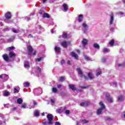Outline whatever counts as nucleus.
I'll list each match as a JSON object with an SVG mask.
<instances>
[{
  "label": "nucleus",
  "instance_id": "nucleus-1",
  "mask_svg": "<svg viewBox=\"0 0 125 125\" xmlns=\"http://www.w3.org/2000/svg\"><path fill=\"white\" fill-rule=\"evenodd\" d=\"M47 118L48 119V123L45 122V121H43L42 124L44 125H47V124L48 125H52L53 124V122H52V120H53V117L52 116V114H48L47 115Z\"/></svg>",
  "mask_w": 125,
  "mask_h": 125
},
{
  "label": "nucleus",
  "instance_id": "nucleus-2",
  "mask_svg": "<svg viewBox=\"0 0 125 125\" xmlns=\"http://www.w3.org/2000/svg\"><path fill=\"white\" fill-rule=\"evenodd\" d=\"M100 105L101 106V108H99L97 111V115H100L101 113H102V110L105 109V105L103 102H101L99 103Z\"/></svg>",
  "mask_w": 125,
  "mask_h": 125
},
{
  "label": "nucleus",
  "instance_id": "nucleus-3",
  "mask_svg": "<svg viewBox=\"0 0 125 125\" xmlns=\"http://www.w3.org/2000/svg\"><path fill=\"white\" fill-rule=\"evenodd\" d=\"M77 71L78 74L80 75L81 78H82V79H84V80L88 79L87 77H86L84 75H83V71L81 70V68H77Z\"/></svg>",
  "mask_w": 125,
  "mask_h": 125
},
{
  "label": "nucleus",
  "instance_id": "nucleus-4",
  "mask_svg": "<svg viewBox=\"0 0 125 125\" xmlns=\"http://www.w3.org/2000/svg\"><path fill=\"white\" fill-rule=\"evenodd\" d=\"M0 79H2L3 82H6V81L8 80V79H9V77L8 75L4 74L0 75Z\"/></svg>",
  "mask_w": 125,
  "mask_h": 125
},
{
  "label": "nucleus",
  "instance_id": "nucleus-5",
  "mask_svg": "<svg viewBox=\"0 0 125 125\" xmlns=\"http://www.w3.org/2000/svg\"><path fill=\"white\" fill-rule=\"evenodd\" d=\"M34 93L36 95H40V94L42 93V89L41 88L35 89L34 90Z\"/></svg>",
  "mask_w": 125,
  "mask_h": 125
},
{
  "label": "nucleus",
  "instance_id": "nucleus-6",
  "mask_svg": "<svg viewBox=\"0 0 125 125\" xmlns=\"http://www.w3.org/2000/svg\"><path fill=\"white\" fill-rule=\"evenodd\" d=\"M82 26L83 27V30L84 34H86L87 33V30H88V25L86 24V23H83L82 24Z\"/></svg>",
  "mask_w": 125,
  "mask_h": 125
},
{
  "label": "nucleus",
  "instance_id": "nucleus-7",
  "mask_svg": "<svg viewBox=\"0 0 125 125\" xmlns=\"http://www.w3.org/2000/svg\"><path fill=\"white\" fill-rule=\"evenodd\" d=\"M109 25H113L114 24V14L112 13L110 15Z\"/></svg>",
  "mask_w": 125,
  "mask_h": 125
},
{
  "label": "nucleus",
  "instance_id": "nucleus-8",
  "mask_svg": "<svg viewBox=\"0 0 125 125\" xmlns=\"http://www.w3.org/2000/svg\"><path fill=\"white\" fill-rule=\"evenodd\" d=\"M105 96H106L107 101L109 103H112V102H113V98H112V97H110V94H109L108 93H107V94H106Z\"/></svg>",
  "mask_w": 125,
  "mask_h": 125
},
{
  "label": "nucleus",
  "instance_id": "nucleus-9",
  "mask_svg": "<svg viewBox=\"0 0 125 125\" xmlns=\"http://www.w3.org/2000/svg\"><path fill=\"white\" fill-rule=\"evenodd\" d=\"M27 50L28 51L29 55H31V54H32V52H33V48L32 47V46L31 45L28 46Z\"/></svg>",
  "mask_w": 125,
  "mask_h": 125
},
{
  "label": "nucleus",
  "instance_id": "nucleus-10",
  "mask_svg": "<svg viewBox=\"0 0 125 125\" xmlns=\"http://www.w3.org/2000/svg\"><path fill=\"white\" fill-rule=\"evenodd\" d=\"M5 17L6 19H11V13L9 12H8L5 14Z\"/></svg>",
  "mask_w": 125,
  "mask_h": 125
},
{
  "label": "nucleus",
  "instance_id": "nucleus-11",
  "mask_svg": "<svg viewBox=\"0 0 125 125\" xmlns=\"http://www.w3.org/2000/svg\"><path fill=\"white\" fill-rule=\"evenodd\" d=\"M20 90V88L19 86H15L14 88V93H18Z\"/></svg>",
  "mask_w": 125,
  "mask_h": 125
},
{
  "label": "nucleus",
  "instance_id": "nucleus-12",
  "mask_svg": "<svg viewBox=\"0 0 125 125\" xmlns=\"http://www.w3.org/2000/svg\"><path fill=\"white\" fill-rule=\"evenodd\" d=\"M70 55L71 56H72V57H74L75 59H78V58H79V56H78V54L74 53V52H71Z\"/></svg>",
  "mask_w": 125,
  "mask_h": 125
},
{
  "label": "nucleus",
  "instance_id": "nucleus-13",
  "mask_svg": "<svg viewBox=\"0 0 125 125\" xmlns=\"http://www.w3.org/2000/svg\"><path fill=\"white\" fill-rule=\"evenodd\" d=\"M63 9H64L63 11L64 12H66L68 11V5H67V4L64 3L63 4Z\"/></svg>",
  "mask_w": 125,
  "mask_h": 125
},
{
  "label": "nucleus",
  "instance_id": "nucleus-14",
  "mask_svg": "<svg viewBox=\"0 0 125 125\" xmlns=\"http://www.w3.org/2000/svg\"><path fill=\"white\" fill-rule=\"evenodd\" d=\"M67 42L66 41L62 42L61 43L62 46H63V47H64V48L67 47Z\"/></svg>",
  "mask_w": 125,
  "mask_h": 125
},
{
  "label": "nucleus",
  "instance_id": "nucleus-15",
  "mask_svg": "<svg viewBox=\"0 0 125 125\" xmlns=\"http://www.w3.org/2000/svg\"><path fill=\"white\" fill-rule=\"evenodd\" d=\"M125 100V98L123 96H120L118 97V101L119 102H122V101H124Z\"/></svg>",
  "mask_w": 125,
  "mask_h": 125
},
{
  "label": "nucleus",
  "instance_id": "nucleus-16",
  "mask_svg": "<svg viewBox=\"0 0 125 125\" xmlns=\"http://www.w3.org/2000/svg\"><path fill=\"white\" fill-rule=\"evenodd\" d=\"M24 67H25L26 69H29V68H30V64H29V62H24Z\"/></svg>",
  "mask_w": 125,
  "mask_h": 125
},
{
  "label": "nucleus",
  "instance_id": "nucleus-17",
  "mask_svg": "<svg viewBox=\"0 0 125 125\" xmlns=\"http://www.w3.org/2000/svg\"><path fill=\"white\" fill-rule=\"evenodd\" d=\"M2 57L5 61H6L7 62L8 61V56H7V55H3Z\"/></svg>",
  "mask_w": 125,
  "mask_h": 125
},
{
  "label": "nucleus",
  "instance_id": "nucleus-18",
  "mask_svg": "<svg viewBox=\"0 0 125 125\" xmlns=\"http://www.w3.org/2000/svg\"><path fill=\"white\" fill-rule=\"evenodd\" d=\"M87 42L88 41L86 39H83V40L82 41V43L84 46L87 44Z\"/></svg>",
  "mask_w": 125,
  "mask_h": 125
},
{
  "label": "nucleus",
  "instance_id": "nucleus-19",
  "mask_svg": "<svg viewBox=\"0 0 125 125\" xmlns=\"http://www.w3.org/2000/svg\"><path fill=\"white\" fill-rule=\"evenodd\" d=\"M69 88H70V89H72V90H73V91H75V90H76V87H75V85L73 84L69 85Z\"/></svg>",
  "mask_w": 125,
  "mask_h": 125
},
{
  "label": "nucleus",
  "instance_id": "nucleus-20",
  "mask_svg": "<svg viewBox=\"0 0 125 125\" xmlns=\"http://www.w3.org/2000/svg\"><path fill=\"white\" fill-rule=\"evenodd\" d=\"M15 53H14V52H11L9 53V56L10 57V58H12V57H15Z\"/></svg>",
  "mask_w": 125,
  "mask_h": 125
},
{
  "label": "nucleus",
  "instance_id": "nucleus-21",
  "mask_svg": "<svg viewBox=\"0 0 125 125\" xmlns=\"http://www.w3.org/2000/svg\"><path fill=\"white\" fill-rule=\"evenodd\" d=\"M102 72H101V70L100 69H98L97 70V73H96V76L98 77V76H99L100 75H101Z\"/></svg>",
  "mask_w": 125,
  "mask_h": 125
},
{
  "label": "nucleus",
  "instance_id": "nucleus-22",
  "mask_svg": "<svg viewBox=\"0 0 125 125\" xmlns=\"http://www.w3.org/2000/svg\"><path fill=\"white\" fill-rule=\"evenodd\" d=\"M17 103L18 104H21L22 103H23V100L21 98H19L17 100Z\"/></svg>",
  "mask_w": 125,
  "mask_h": 125
},
{
  "label": "nucleus",
  "instance_id": "nucleus-23",
  "mask_svg": "<svg viewBox=\"0 0 125 125\" xmlns=\"http://www.w3.org/2000/svg\"><path fill=\"white\" fill-rule=\"evenodd\" d=\"M34 115L36 117H39V116L40 115V112L39 111V110H35L34 111Z\"/></svg>",
  "mask_w": 125,
  "mask_h": 125
},
{
  "label": "nucleus",
  "instance_id": "nucleus-24",
  "mask_svg": "<svg viewBox=\"0 0 125 125\" xmlns=\"http://www.w3.org/2000/svg\"><path fill=\"white\" fill-rule=\"evenodd\" d=\"M93 46L95 48H97L98 49H99V48H100V46H99V44L96 43L93 44Z\"/></svg>",
  "mask_w": 125,
  "mask_h": 125
},
{
  "label": "nucleus",
  "instance_id": "nucleus-25",
  "mask_svg": "<svg viewBox=\"0 0 125 125\" xmlns=\"http://www.w3.org/2000/svg\"><path fill=\"white\" fill-rule=\"evenodd\" d=\"M88 105V104L86 102L85 103H82L81 104V106H82V107H86Z\"/></svg>",
  "mask_w": 125,
  "mask_h": 125
},
{
  "label": "nucleus",
  "instance_id": "nucleus-26",
  "mask_svg": "<svg viewBox=\"0 0 125 125\" xmlns=\"http://www.w3.org/2000/svg\"><path fill=\"white\" fill-rule=\"evenodd\" d=\"M83 15H80L78 18L79 22H82V21H83Z\"/></svg>",
  "mask_w": 125,
  "mask_h": 125
},
{
  "label": "nucleus",
  "instance_id": "nucleus-27",
  "mask_svg": "<svg viewBox=\"0 0 125 125\" xmlns=\"http://www.w3.org/2000/svg\"><path fill=\"white\" fill-rule=\"evenodd\" d=\"M55 50L56 52H60V47L56 46L55 47Z\"/></svg>",
  "mask_w": 125,
  "mask_h": 125
},
{
  "label": "nucleus",
  "instance_id": "nucleus-28",
  "mask_svg": "<svg viewBox=\"0 0 125 125\" xmlns=\"http://www.w3.org/2000/svg\"><path fill=\"white\" fill-rule=\"evenodd\" d=\"M84 57L85 60H86L87 61H90V60H91L90 58L86 55H84Z\"/></svg>",
  "mask_w": 125,
  "mask_h": 125
},
{
  "label": "nucleus",
  "instance_id": "nucleus-29",
  "mask_svg": "<svg viewBox=\"0 0 125 125\" xmlns=\"http://www.w3.org/2000/svg\"><path fill=\"white\" fill-rule=\"evenodd\" d=\"M13 49H15V47L11 46V47H8L7 50H8V51H10V50H13Z\"/></svg>",
  "mask_w": 125,
  "mask_h": 125
},
{
  "label": "nucleus",
  "instance_id": "nucleus-30",
  "mask_svg": "<svg viewBox=\"0 0 125 125\" xmlns=\"http://www.w3.org/2000/svg\"><path fill=\"white\" fill-rule=\"evenodd\" d=\"M43 18H49V15H48L47 13H44L43 15Z\"/></svg>",
  "mask_w": 125,
  "mask_h": 125
},
{
  "label": "nucleus",
  "instance_id": "nucleus-31",
  "mask_svg": "<svg viewBox=\"0 0 125 125\" xmlns=\"http://www.w3.org/2000/svg\"><path fill=\"white\" fill-rule=\"evenodd\" d=\"M23 85H24V86H25V87H28V86H30V83H28V82H27V83H23Z\"/></svg>",
  "mask_w": 125,
  "mask_h": 125
},
{
  "label": "nucleus",
  "instance_id": "nucleus-32",
  "mask_svg": "<svg viewBox=\"0 0 125 125\" xmlns=\"http://www.w3.org/2000/svg\"><path fill=\"white\" fill-rule=\"evenodd\" d=\"M64 80H65V77H60L59 81V82H64Z\"/></svg>",
  "mask_w": 125,
  "mask_h": 125
},
{
  "label": "nucleus",
  "instance_id": "nucleus-33",
  "mask_svg": "<svg viewBox=\"0 0 125 125\" xmlns=\"http://www.w3.org/2000/svg\"><path fill=\"white\" fill-rule=\"evenodd\" d=\"M82 123L83 124H88V121L85 120V119H83L82 120Z\"/></svg>",
  "mask_w": 125,
  "mask_h": 125
},
{
  "label": "nucleus",
  "instance_id": "nucleus-34",
  "mask_svg": "<svg viewBox=\"0 0 125 125\" xmlns=\"http://www.w3.org/2000/svg\"><path fill=\"white\" fill-rule=\"evenodd\" d=\"M114 40H112L111 41V42H109V44L111 45V46H113V45H114Z\"/></svg>",
  "mask_w": 125,
  "mask_h": 125
},
{
  "label": "nucleus",
  "instance_id": "nucleus-35",
  "mask_svg": "<svg viewBox=\"0 0 125 125\" xmlns=\"http://www.w3.org/2000/svg\"><path fill=\"white\" fill-rule=\"evenodd\" d=\"M4 96H8L9 95V92L5 91L3 94Z\"/></svg>",
  "mask_w": 125,
  "mask_h": 125
},
{
  "label": "nucleus",
  "instance_id": "nucleus-36",
  "mask_svg": "<svg viewBox=\"0 0 125 125\" xmlns=\"http://www.w3.org/2000/svg\"><path fill=\"white\" fill-rule=\"evenodd\" d=\"M88 76L89 77V79H93V77L92 76V74H91V73H89L88 74Z\"/></svg>",
  "mask_w": 125,
  "mask_h": 125
},
{
  "label": "nucleus",
  "instance_id": "nucleus-37",
  "mask_svg": "<svg viewBox=\"0 0 125 125\" xmlns=\"http://www.w3.org/2000/svg\"><path fill=\"white\" fill-rule=\"evenodd\" d=\"M117 14L119 17H122L124 15V13L120 12L118 13Z\"/></svg>",
  "mask_w": 125,
  "mask_h": 125
},
{
  "label": "nucleus",
  "instance_id": "nucleus-38",
  "mask_svg": "<svg viewBox=\"0 0 125 125\" xmlns=\"http://www.w3.org/2000/svg\"><path fill=\"white\" fill-rule=\"evenodd\" d=\"M109 51H110V50L107 48H104L103 50V52H109Z\"/></svg>",
  "mask_w": 125,
  "mask_h": 125
},
{
  "label": "nucleus",
  "instance_id": "nucleus-39",
  "mask_svg": "<svg viewBox=\"0 0 125 125\" xmlns=\"http://www.w3.org/2000/svg\"><path fill=\"white\" fill-rule=\"evenodd\" d=\"M62 38L63 39H67V34L66 33H64L62 35Z\"/></svg>",
  "mask_w": 125,
  "mask_h": 125
},
{
  "label": "nucleus",
  "instance_id": "nucleus-40",
  "mask_svg": "<svg viewBox=\"0 0 125 125\" xmlns=\"http://www.w3.org/2000/svg\"><path fill=\"white\" fill-rule=\"evenodd\" d=\"M36 70H37V71L38 73H41V71L42 69H41V68L40 67H36Z\"/></svg>",
  "mask_w": 125,
  "mask_h": 125
},
{
  "label": "nucleus",
  "instance_id": "nucleus-41",
  "mask_svg": "<svg viewBox=\"0 0 125 125\" xmlns=\"http://www.w3.org/2000/svg\"><path fill=\"white\" fill-rule=\"evenodd\" d=\"M52 91H53V92H55V93L57 92V88H55V87L53 88H52Z\"/></svg>",
  "mask_w": 125,
  "mask_h": 125
},
{
  "label": "nucleus",
  "instance_id": "nucleus-42",
  "mask_svg": "<svg viewBox=\"0 0 125 125\" xmlns=\"http://www.w3.org/2000/svg\"><path fill=\"white\" fill-rule=\"evenodd\" d=\"M12 31L14 33H17L19 32H18V30H16V29H15V28H13V29H12Z\"/></svg>",
  "mask_w": 125,
  "mask_h": 125
},
{
  "label": "nucleus",
  "instance_id": "nucleus-43",
  "mask_svg": "<svg viewBox=\"0 0 125 125\" xmlns=\"http://www.w3.org/2000/svg\"><path fill=\"white\" fill-rule=\"evenodd\" d=\"M42 57L38 58L37 59V61H38V62H40L42 60Z\"/></svg>",
  "mask_w": 125,
  "mask_h": 125
},
{
  "label": "nucleus",
  "instance_id": "nucleus-44",
  "mask_svg": "<svg viewBox=\"0 0 125 125\" xmlns=\"http://www.w3.org/2000/svg\"><path fill=\"white\" fill-rule=\"evenodd\" d=\"M21 108H23L24 109H25V108H26V104H23L22 105H21Z\"/></svg>",
  "mask_w": 125,
  "mask_h": 125
},
{
  "label": "nucleus",
  "instance_id": "nucleus-45",
  "mask_svg": "<svg viewBox=\"0 0 125 125\" xmlns=\"http://www.w3.org/2000/svg\"><path fill=\"white\" fill-rule=\"evenodd\" d=\"M87 87H88V86H82L81 87V88H83V89L87 88Z\"/></svg>",
  "mask_w": 125,
  "mask_h": 125
},
{
  "label": "nucleus",
  "instance_id": "nucleus-46",
  "mask_svg": "<svg viewBox=\"0 0 125 125\" xmlns=\"http://www.w3.org/2000/svg\"><path fill=\"white\" fill-rule=\"evenodd\" d=\"M112 85H113V86H115V87L117 86V83H116V82L113 83Z\"/></svg>",
  "mask_w": 125,
  "mask_h": 125
},
{
  "label": "nucleus",
  "instance_id": "nucleus-47",
  "mask_svg": "<svg viewBox=\"0 0 125 125\" xmlns=\"http://www.w3.org/2000/svg\"><path fill=\"white\" fill-rule=\"evenodd\" d=\"M62 111L61 110V109H58L57 110V113H62Z\"/></svg>",
  "mask_w": 125,
  "mask_h": 125
},
{
  "label": "nucleus",
  "instance_id": "nucleus-48",
  "mask_svg": "<svg viewBox=\"0 0 125 125\" xmlns=\"http://www.w3.org/2000/svg\"><path fill=\"white\" fill-rule=\"evenodd\" d=\"M65 114H66L67 115H69V114H70V110H66Z\"/></svg>",
  "mask_w": 125,
  "mask_h": 125
},
{
  "label": "nucleus",
  "instance_id": "nucleus-49",
  "mask_svg": "<svg viewBox=\"0 0 125 125\" xmlns=\"http://www.w3.org/2000/svg\"><path fill=\"white\" fill-rule=\"evenodd\" d=\"M105 61H106V59H105V58H103L102 59V62H103V63H104V62H105Z\"/></svg>",
  "mask_w": 125,
  "mask_h": 125
},
{
  "label": "nucleus",
  "instance_id": "nucleus-50",
  "mask_svg": "<svg viewBox=\"0 0 125 125\" xmlns=\"http://www.w3.org/2000/svg\"><path fill=\"white\" fill-rule=\"evenodd\" d=\"M55 125H61V124H60V123H59L58 122H56L55 123Z\"/></svg>",
  "mask_w": 125,
  "mask_h": 125
},
{
  "label": "nucleus",
  "instance_id": "nucleus-51",
  "mask_svg": "<svg viewBox=\"0 0 125 125\" xmlns=\"http://www.w3.org/2000/svg\"><path fill=\"white\" fill-rule=\"evenodd\" d=\"M61 63V64H65V61H64V60H62Z\"/></svg>",
  "mask_w": 125,
  "mask_h": 125
},
{
  "label": "nucleus",
  "instance_id": "nucleus-52",
  "mask_svg": "<svg viewBox=\"0 0 125 125\" xmlns=\"http://www.w3.org/2000/svg\"><path fill=\"white\" fill-rule=\"evenodd\" d=\"M124 64H118V67H122V66H124Z\"/></svg>",
  "mask_w": 125,
  "mask_h": 125
},
{
  "label": "nucleus",
  "instance_id": "nucleus-53",
  "mask_svg": "<svg viewBox=\"0 0 125 125\" xmlns=\"http://www.w3.org/2000/svg\"><path fill=\"white\" fill-rule=\"evenodd\" d=\"M62 86L60 84H59L57 85V87H58V88H60V87H61Z\"/></svg>",
  "mask_w": 125,
  "mask_h": 125
},
{
  "label": "nucleus",
  "instance_id": "nucleus-54",
  "mask_svg": "<svg viewBox=\"0 0 125 125\" xmlns=\"http://www.w3.org/2000/svg\"><path fill=\"white\" fill-rule=\"evenodd\" d=\"M51 102L52 103H54L55 102V101H54V100H51Z\"/></svg>",
  "mask_w": 125,
  "mask_h": 125
},
{
  "label": "nucleus",
  "instance_id": "nucleus-55",
  "mask_svg": "<svg viewBox=\"0 0 125 125\" xmlns=\"http://www.w3.org/2000/svg\"><path fill=\"white\" fill-rule=\"evenodd\" d=\"M67 64H68V65H71V62H70V61H68V62H67Z\"/></svg>",
  "mask_w": 125,
  "mask_h": 125
},
{
  "label": "nucleus",
  "instance_id": "nucleus-56",
  "mask_svg": "<svg viewBox=\"0 0 125 125\" xmlns=\"http://www.w3.org/2000/svg\"><path fill=\"white\" fill-rule=\"evenodd\" d=\"M46 0H42L43 3H45V2H46Z\"/></svg>",
  "mask_w": 125,
  "mask_h": 125
},
{
  "label": "nucleus",
  "instance_id": "nucleus-57",
  "mask_svg": "<svg viewBox=\"0 0 125 125\" xmlns=\"http://www.w3.org/2000/svg\"><path fill=\"white\" fill-rule=\"evenodd\" d=\"M28 37H29V38H33V35L30 34V35L28 36Z\"/></svg>",
  "mask_w": 125,
  "mask_h": 125
},
{
  "label": "nucleus",
  "instance_id": "nucleus-58",
  "mask_svg": "<svg viewBox=\"0 0 125 125\" xmlns=\"http://www.w3.org/2000/svg\"><path fill=\"white\" fill-rule=\"evenodd\" d=\"M110 31H111V32H113V31H114V28H111L110 29Z\"/></svg>",
  "mask_w": 125,
  "mask_h": 125
},
{
  "label": "nucleus",
  "instance_id": "nucleus-59",
  "mask_svg": "<svg viewBox=\"0 0 125 125\" xmlns=\"http://www.w3.org/2000/svg\"><path fill=\"white\" fill-rule=\"evenodd\" d=\"M33 103L34 105H37V103H36V102L34 101Z\"/></svg>",
  "mask_w": 125,
  "mask_h": 125
},
{
  "label": "nucleus",
  "instance_id": "nucleus-60",
  "mask_svg": "<svg viewBox=\"0 0 125 125\" xmlns=\"http://www.w3.org/2000/svg\"><path fill=\"white\" fill-rule=\"evenodd\" d=\"M36 51H35L34 52H33V55H36Z\"/></svg>",
  "mask_w": 125,
  "mask_h": 125
},
{
  "label": "nucleus",
  "instance_id": "nucleus-61",
  "mask_svg": "<svg viewBox=\"0 0 125 125\" xmlns=\"http://www.w3.org/2000/svg\"><path fill=\"white\" fill-rule=\"evenodd\" d=\"M80 125V122H77V125Z\"/></svg>",
  "mask_w": 125,
  "mask_h": 125
},
{
  "label": "nucleus",
  "instance_id": "nucleus-62",
  "mask_svg": "<svg viewBox=\"0 0 125 125\" xmlns=\"http://www.w3.org/2000/svg\"><path fill=\"white\" fill-rule=\"evenodd\" d=\"M77 52H78V53H80V50H77Z\"/></svg>",
  "mask_w": 125,
  "mask_h": 125
},
{
  "label": "nucleus",
  "instance_id": "nucleus-63",
  "mask_svg": "<svg viewBox=\"0 0 125 125\" xmlns=\"http://www.w3.org/2000/svg\"><path fill=\"white\" fill-rule=\"evenodd\" d=\"M26 19L27 21H29L30 20V18H27Z\"/></svg>",
  "mask_w": 125,
  "mask_h": 125
},
{
  "label": "nucleus",
  "instance_id": "nucleus-64",
  "mask_svg": "<svg viewBox=\"0 0 125 125\" xmlns=\"http://www.w3.org/2000/svg\"><path fill=\"white\" fill-rule=\"evenodd\" d=\"M42 116H44V112L42 113Z\"/></svg>",
  "mask_w": 125,
  "mask_h": 125
}]
</instances>
